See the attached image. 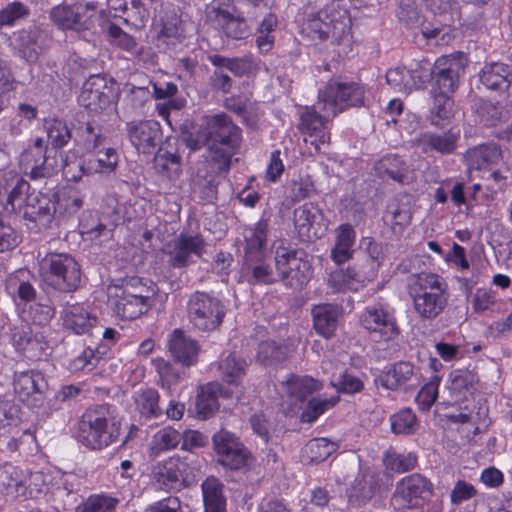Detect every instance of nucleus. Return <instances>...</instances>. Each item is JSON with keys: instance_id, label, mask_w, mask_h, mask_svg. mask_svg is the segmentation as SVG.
<instances>
[{"instance_id": "de8ad7c7", "label": "nucleus", "mask_w": 512, "mask_h": 512, "mask_svg": "<svg viewBox=\"0 0 512 512\" xmlns=\"http://www.w3.org/2000/svg\"><path fill=\"white\" fill-rule=\"evenodd\" d=\"M154 167L159 174L169 179H176L182 171L181 157L176 152L172 153L159 148L154 156Z\"/></svg>"}, {"instance_id": "bf43d9fd", "label": "nucleus", "mask_w": 512, "mask_h": 512, "mask_svg": "<svg viewBox=\"0 0 512 512\" xmlns=\"http://www.w3.org/2000/svg\"><path fill=\"white\" fill-rule=\"evenodd\" d=\"M337 449V445L326 438H316L306 444V454L311 463H320L326 460Z\"/></svg>"}, {"instance_id": "aec40b11", "label": "nucleus", "mask_w": 512, "mask_h": 512, "mask_svg": "<svg viewBox=\"0 0 512 512\" xmlns=\"http://www.w3.org/2000/svg\"><path fill=\"white\" fill-rule=\"evenodd\" d=\"M13 386L20 401L31 407H38L43 403L48 389L44 375L34 370L15 373Z\"/></svg>"}, {"instance_id": "2eb2a0df", "label": "nucleus", "mask_w": 512, "mask_h": 512, "mask_svg": "<svg viewBox=\"0 0 512 512\" xmlns=\"http://www.w3.org/2000/svg\"><path fill=\"white\" fill-rule=\"evenodd\" d=\"M218 462L231 470H239L248 465L250 452L232 432L221 429L212 437Z\"/></svg>"}, {"instance_id": "dca6fc26", "label": "nucleus", "mask_w": 512, "mask_h": 512, "mask_svg": "<svg viewBox=\"0 0 512 512\" xmlns=\"http://www.w3.org/2000/svg\"><path fill=\"white\" fill-rule=\"evenodd\" d=\"M465 66L462 57H439L434 62L432 92L453 95L459 87L460 76L464 74Z\"/></svg>"}, {"instance_id": "864d4df0", "label": "nucleus", "mask_w": 512, "mask_h": 512, "mask_svg": "<svg viewBox=\"0 0 512 512\" xmlns=\"http://www.w3.org/2000/svg\"><path fill=\"white\" fill-rule=\"evenodd\" d=\"M197 414L207 419L211 417L219 408L218 397L214 386L208 384L198 392L195 402Z\"/></svg>"}, {"instance_id": "338daca9", "label": "nucleus", "mask_w": 512, "mask_h": 512, "mask_svg": "<svg viewBox=\"0 0 512 512\" xmlns=\"http://www.w3.org/2000/svg\"><path fill=\"white\" fill-rule=\"evenodd\" d=\"M55 315V308L49 303H34L29 307V316L36 327L47 325Z\"/></svg>"}, {"instance_id": "f704fd0d", "label": "nucleus", "mask_w": 512, "mask_h": 512, "mask_svg": "<svg viewBox=\"0 0 512 512\" xmlns=\"http://www.w3.org/2000/svg\"><path fill=\"white\" fill-rule=\"evenodd\" d=\"M289 357V348L275 340L262 341L258 345L256 362L262 366H279Z\"/></svg>"}, {"instance_id": "9b49d317", "label": "nucleus", "mask_w": 512, "mask_h": 512, "mask_svg": "<svg viewBox=\"0 0 512 512\" xmlns=\"http://www.w3.org/2000/svg\"><path fill=\"white\" fill-rule=\"evenodd\" d=\"M433 493L432 483L423 475L413 473L396 484L392 504L398 510H420Z\"/></svg>"}, {"instance_id": "c85d7f7f", "label": "nucleus", "mask_w": 512, "mask_h": 512, "mask_svg": "<svg viewBox=\"0 0 512 512\" xmlns=\"http://www.w3.org/2000/svg\"><path fill=\"white\" fill-rule=\"evenodd\" d=\"M311 313L315 331L326 339L331 338L338 327L341 307L336 304L323 303L315 305Z\"/></svg>"}, {"instance_id": "f257e3e1", "label": "nucleus", "mask_w": 512, "mask_h": 512, "mask_svg": "<svg viewBox=\"0 0 512 512\" xmlns=\"http://www.w3.org/2000/svg\"><path fill=\"white\" fill-rule=\"evenodd\" d=\"M209 160L219 173H228L242 143V131L226 114H218L208 122Z\"/></svg>"}, {"instance_id": "cd10ccee", "label": "nucleus", "mask_w": 512, "mask_h": 512, "mask_svg": "<svg viewBox=\"0 0 512 512\" xmlns=\"http://www.w3.org/2000/svg\"><path fill=\"white\" fill-rule=\"evenodd\" d=\"M478 78L486 89L503 93L512 84V69L502 62L486 63L479 71Z\"/></svg>"}, {"instance_id": "bb28decb", "label": "nucleus", "mask_w": 512, "mask_h": 512, "mask_svg": "<svg viewBox=\"0 0 512 512\" xmlns=\"http://www.w3.org/2000/svg\"><path fill=\"white\" fill-rule=\"evenodd\" d=\"M160 30L157 39L167 45L180 43L184 38V29L179 9L172 4L163 6L159 12Z\"/></svg>"}, {"instance_id": "9d476101", "label": "nucleus", "mask_w": 512, "mask_h": 512, "mask_svg": "<svg viewBox=\"0 0 512 512\" xmlns=\"http://www.w3.org/2000/svg\"><path fill=\"white\" fill-rule=\"evenodd\" d=\"M207 21L228 38L245 39L250 34L246 19L230 0H214L206 10Z\"/></svg>"}, {"instance_id": "c9c22d12", "label": "nucleus", "mask_w": 512, "mask_h": 512, "mask_svg": "<svg viewBox=\"0 0 512 512\" xmlns=\"http://www.w3.org/2000/svg\"><path fill=\"white\" fill-rule=\"evenodd\" d=\"M246 360L235 353H229L218 364L221 379L230 385H240L246 374Z\"/></svg>"}, {"instance_id": "f3484780", "label": "nucleus", "mask_w": 512, "mask_h": 512, "mask_svg": "<svg viewBox=\"0 0 512 512\" xmlns=\"http://www.w3.org/2000/svg\"><path fill=\"white\" fill-rule=\"evenodd\" d=\"M114 98V82L101 74L91 75L84 83L78 98L81 106L98 112L108 108Z\"/></svg>"}, {"instance_id": "69168bd1", "label": "nucleus", "mask_w": 512, "mask_h": 512, "mask_svg": "<svg viewBox=\"0 0 512 512\" xmlns=\"http://www.w3.org/2000/svg\"><path fill=\"white\" fill-rule=\"evenodd\" d=\"M40 329L33 327L28 324H21L20 326H14L11 329V341L17 350L23 351L30 340H33L34 336L38 334Z\"/></svg>"}, {"instance_id": "c03bdc74", "label": "nucleus", "mask_w": 512, "mask_h": 512, "mask_svg": "<svg viewBox=\"0 0 512 512\" xmlns=\"http://www.w3.org/2000/svg\"><path fill=\"white\" fill-rule=\"evenodd\" d=\"M417 462L418 457L414 452H398L394 448H389L383 456L385 468L396 473H405L413 470Z\"/></svg>"}, {"instance_id": "ddd939ff", "label": "nucleus", "mask_w": 512, "mask_h": 512, "mask_svg": "<svg viewBox=\"0 0 512 512\" xmlns=\"http://www.w3.org/2000/svg\"><path fill=\"white\" fill-rule=\"evenodd\" d=\"M336 115H329V110L321 111L318 103L305 106L300 112L299 130L304 141L314 147L315 153L321 152V145L329 144L330 131L328 121Z\"/></svg>"}, {"instance_id": "4be33fe9", "label": "nucleus", "mask_w": 512, "mask_h": 512, "mask_svg": "<svg viewBox=\"0 0 512 512\" xmlns=\"http://www.w3.org/2000/svg\"><path fill=\"white\" fill-rule=\"evenodd\" d=\"M375 383L391 391L413 388L419 384V375L411 362L399 361L382 371Z\"/></svg>"}, {"instance_id": "f8f14e48", "label": "nucleus", "mask_w": 512, "mask_h": 512, "mask_svg": "<svg viewBox=\"0 0 512 512\" xmlns=\"http://www.w3.org/2000/svg\"><path fill=\"white\" fill-rule=\"evenodd\" d=\"M205 247L206 242L200 234L180 233L164 245L162 252L168 256L170 267L183 269L196 262L193 256L201 258L205 253Z\"/></svg>"}, {"instance_id": "603ef678", "label": "nucleus", "mask_w": 512, "mask_h": 512, "mask_svg": "<svg viewBox=\"0 0 512 512\" xmlns=\"http://www.w3.org/2000/svg\"><path fill=\"white\" fill-rule=\"evenodd\" d=\"M374 482L371 477L358 475L352 485L348 501L353 506L366 504L374 495Z\"/></svg>"}, {"instance_id": "5fc2aeb1", "label": "nucleus", "mask_w": 512, "mask_h": 512, "mask_svg": "<svg viewBox=\"0 0 512 512\" xmlns=\"http://www.w3.org/2000/svg\"><path fill=\"white\" fill-rule=\"evenodd\" d=\"M150 13L143 0H129L127 8L120 17L127 25L137 30L146 26Z\"/></svg>"}, {"instance_id": "7c9ffc66", "label": "nucleus", "mask_w": 512, "mask_h": 512, "mask_svg": "<svg viewBox=\"0 0 512 512\" xmlns=\"http://www.w3.org/2000/svg\"><path fill=\"white\" fill-rule=\"evenodd\" d=\"M478 376L469 369H458L450 373L449 391L455 401L467 400L476 390Z\"/></svg>"}, {"instance_id": "c756f323", "label": "nucleus", "mask_w": 512, "mask_h": 512, "mask_svg": "<svg viewBox=\"0 0 512 512\" xmlns=\"http://www.w3.org/2000/svg\"><path fill=\"white\" fill-rule=\"evenodd\" d=\"M25 157V173L32 180L50 178L59 172L60 166L57 158L46 152L41 155H33V150H28Z\"/></svg>"}, {"instance_id": "423d86ee", "label": "nucleus", "mask_w": 512, "mask_h": 512, "mask_svg": "<svg viewBox=\"0 0 512 512\" xmlns=\"http://www.w3.org/2000/svg\"><path fill=\"white\" fill-rule=\"evenodd\" d=\"M276 275L285 287L302 290L312 277V265L303 249L279 245L274 252Z\"/></svg>"}, {"instance_id": "13d9d810", "label": "nucleus", "mask_w": 512, "mask_h": 512, "mask_svg": "<svg viewBox=\"0 0 512 512\" xmlns=\"http://www.w3.org/2000/svg\"><path fill=\"white\" fill-rule=\"evenodd\" d=\"M425 6L435 16L440 17L443 26H450L454 16L458 15V4L455 0H424Z\"/></svg>"}, {"instance_id": "473e14b6", "label": "nucleus", "mask_w": 512, "mask_h": 512, "mask_svg": "<svg viewBox=\"0 0 512 512\" xmlns=\"http://www.w3.org/2000/svg\"><path fill=\"white\" fill-rule=\"evenodd\" d=\"M64 323L67 328L71 329L76 334L93 335L97 317L92 315L81 305H72L65 311Z\"/></svg>"}, {"instance_id": "e433bc0d", "label": "nucleus", "mask_w": 512, "mask_h": 512, "mask_svg": "<svg viewBox=\"0 0 512 512\" xmlns=\"http://www.w3.org/2000/svg\"><path fill=\"white\" fill-rule=\"evenodd\" d=\"M290 401L304 403L308 397L319 389L318 382L312 377L291 375L286 382L282 383Z\"/></svg>"}, {"instance_id": "4c0bfd02", "label": "nucleus", "mask_w": 512, "mask_h": 512, "mask_svg": "<svg viewBox=\"0 0 512 512\" xmlns=\"http://www.w3.org/2000/svg\"><path fill=\"white\" fill-rule=\"evenodd\" d=\"M321 216V209L312 202L304 203L295 208L293 211V222L299 236L310 239L311 229Z\"/></svg>"}, {"instance_id": "4d7b16f0", "label": "nucleus", "mask_w": 512, "mask_h": 512, "mask_svg": "<svg viewBox=\"0 0 512 512\" xmlns=\"http://www.w3.org/2000/svg\"><path fill=\"white\" fill-rule=\"evenodd\" d=\"M407 74L410 76L409 90L423 88L426 83L433 79L434 63L432 64L428 59L415 62L407 70Z\"/></svg>"}, {"instance_id": "a878e982", "label": "nucleus", "mask_w": 512, "mask_h": 512, "mask_svg": "<svg viewBox=\"0 0 512 512\" xmlns=\"http://www.w3.org/2000/svg\"><path fill=\"white\" fill-rule=\"evenodd\" d=\"M18 47L20 55L28 63H35L43 54L50 43L49 34L38 27L22 30L18 35Z\"/></svg>"}, {"instance_id": "7ed1b4c3", "label": "nucleus", "mask_w": 512, "mask_h": 512, "mask_svg": "<svg viewBox=\"0 0 512 512\" xmlns=\"http://www.w3.org/2000/svg\"><path fill=\"white\" fill-rule=\"evenodd\" d=\"M268 234V222L261 219L247 236L246 246L242 264V273L247 277L250 284H274L279 281L270 264L269 255L266 250Z\"/></svg>"}, {"instance_id": "680f3d73", "label": "nucleus", "mask_w": 512, "mask_h": 512, "mask_svg": "<svg viewBox=\"0 0 512 512\" xmlns=\"http://www.w3.org/2000/svg\"><path fill=\"white\" fill-rule=\"evenodd\" d=\"M117 503L118 499L116 498L91 495L76 508L75 512H115Z\"/></svg>"}, {"instance_id": "58836bf2", "label": "nucleus", "mask_w": 512, "mask_h": 512, "mask_svg": "<svg viewBox=\"0 0 512 512\" xmlns=\"http://www.w3.org/2000/svg\"><path fill=\"white\" fill-rule=\"evenodd\" d=\"M115 297L114 311L124 320H134L147 313L152 306L151 302L136 298H127L124 295L110 293Z\"/></svg>"}, {"instance_id": "0e129e2a", "label": "nucleus", "mask_w": 512, "mask_h": 512, "mask_svg": "<svg viewBox=\"0 0 512 512\" xmlns=\"http://www.w3.org/2000/svg\"><path fill=\"white\" fill-rule=\"evenodd\" d=\"M28 14V8L21 2L10 3L0 10V28L4 26H11L18 20L27 17Z\"/></svg>"}, {"instance_id": "0eeeda50", "label": "nucleus", "mask_w": 512, "mask_h": 512, "mask_svg": "<svg viewBox=\"0 0 512 512\" xmlns=\"http://www.w3.org/2000/svg\"><path fill=\"white\" fill-rule=\"evenodd\" d=\"M410 296L417 314L427 320L441 314L448 300L445 283L436 274H420Z\"/></svg>"}, {"instance_id": "a19ab883", "label": "nucleus", "mask_w": 512, "mask_h": 512, "mask_svg": "<svg viewBox=\"0 0 512 512\" xmlns=\"http://www.w3.org/2000/svg\"><path fill=\"white\" fill-rule=\"evenodd\" d=\"M110 293H117L127 298H136L151 302L155 295V289L142 278L130 277L121 281L120 285H114L110 288Z\"/></svg>"}, {"instance_id": "6e6552de", "label": "nucleus", "mask_w": 512, "mask_h": 512, "mask_svg": "<svg viewBox=\"0 0 512 512\" xmlns=\"http://www.w3.org/2000/svg\"><path fill=\"white\" fill-rule=\"evenodd\" d=\"M186 312L194 331L210 333L222 325L226 308L218 298L207 292L196 291L187 301Z\"/></svg>"}, {"instance_id": "a18cd8bd", "label": "nucleus", "mask_w": 512, "mask_h": 512, "mask_svg": "<svg viewBox=\"0 0 512 512\" xmlns=\"http://www.w3.org/2000/svg\"><path fill=\"white\" fill-rule=\"evenodd\" d=\"M454 114L452 95L433 92V105L430 109L429 121L433 126H442Z\"/></svg>"}, {"instance_id": "09e8293b", "label": "nucleus", "mask_w": 512, "mask_h": 512, "mask_svg": "<svg viewBox=\"0 0 512 512\" xmlns=\"http://www.w3.org/2000/svg\"><path fill=\"white\" fill-rule=\"evenodd\" d=\"M74 141L87 150H94L102 141V129L93 121L80 122L76 128Z\"/></svg>"}, {"instance_id": "393cba45", "label": "nucleus", "mask_w": 512, "mask_h": 512, "mask_svg": "<svg viewBox=\"0 0 512 512\" xmlns=\"http://www.w3.org/2000/svg\"><path fill=\"white\" fill-rule=\"evenodd\" d=\"M168 351L177 363L191 367L197 363L201 347L197 340L183 330L175 329L168 341Z\"/></svg>"}, {"instance_id": "052dcab7", "label": "nucleus", "mask_w": 512, "mask_h": 512, "mask_svg": "<svg viewBox=\"0 0 512 512\" xmlns=\"http://www.w3.org/2000/svg\"><path fill=\"white\" fill-rule=\"evenodd\" d=\"M338 397L331 398H311L307 400V404L303 409L300 419L304 423L314 422L320 415H322L328 408L333 407L337 402Z\"/></svg>"}, {"instance_id": "4468645a", "label": "nucleus", "mask_w": 512, "mask_h": 512, "mask_svg": "<svg viewBox=\"0 0 512 512\" xmlns=\"http://www.w3.org/2000/svg\"><path fill=\"white\" fill-rule=\"evenodd\" d=\"M152 479L165 491H180L192 483L189 464L180 457H170L153 465Z\"/></svg>"}, {"instance_id": "5701e85b", "label": "nucleus", "mask_w": 512, "mask_h": 512, "mask_svg": "<svg viewBox=\"0 0 512 512\" xmlns=\"http://www.w3.org/2000/svg\"><path fill=\"white\" fill-rule=\"evenodd\" d=\"M361 324L366 330L378 334L384 340H391L400 332L393 313L380 305L367 307L361 315Z\"/></svg>"}, {"instance_id": "6e6d98bb", "label": "nucleus", "mask_w": 512, "mask_h": 512, "mask_svg": "<svg viewBox=\"0 0 512 512\" xmlns=\"http://www.w3.org/2000/svg\"><path fill=\"white\" fill-rule=\"evenodd\" d=\"M136 405L141 417L146 419L156 418L162 414V409L159 406V393L155 389L149 388L139 394Z\"/></svg>"}, {"instance_id": "2f4dec72", "label": "nucleus", "mask_w": 512, "mask_h": 512, "mask_svg": "<svg viewBox=\"0 0 512 512\" xmlns=\"http://www.w3.org/2000/svg\"><path fill=\"white\" fill-rule=\"evenodd\" d=\"M204 512H226L224 484L215 476L207 477L201 485Z\"/></svg>"}, {"instance_id": "f03ea898", "label": "nucleus", "mask_w": 512, "mask_h": 512, "mask_svg": "<svg viewBox=\"0 0 512 512\" xmlns=\"http://www.w3.org/2000/svg\"><path fill=\"white\" fill-rule=\"evenodd\" d=\"M120 421L108 404L86 409L79 422L77 439L90 450H101L118 440Z\"/></svg>"}, {"instance_id": "3c124183", "label": "nucleus", "mask_w": 512, "mask_h": 512, "mask_svg": "<svg viewBox=\"0 0 512 512\" xmlns=\"http://www.w3.org/2000/svg\"><path fill=\"white\" fill-rule=\"evenodd\" d=\"M7 186L9 196L8 202H6V213L16 212L22 208L24 209L26 199L30 196L28 193L30 184L22 178H17L15 183H7Z\"/></svg>"}, {"instance_id": "412c9836", "label": "nucleus", "mask_w": 512, "mask_h": 512, "mask_svg": "<svg viewBox=\"0 0 512 512\" xmlns=\"http://www.w3.org/2000/svg\"><path fill=\"white\" fill-rule=\"evenodd\" d=\"M125 131L138 152L150 154L160 143L163 133L156 120H133L126 123Z\"/></svg>"}, {"instance_id": "79ce46f5", "label": "nucleus", "mask_w": 512, "mask_h": 512, "mask_svg": "<svg viewBox=\"0 0 512 512\" xmlns=\"http://www.w3.org/2000/svg\"><path fill=\"white\" fill-rule=\"evenodd\" d=\"M464 157L471 168L479 170L488 164L495 163L500 157V149L494 143L481 144L469 148Z\"/></svg>"}, {"instance_id": "72a5a7b5", "label": "nucleus", "mask_w": 512, "mask_h": 512, "mask_svg": "<svg viewBox=\"0 0 512 512\" xmlns=\"http://www.w3.org/2000/svg\"><path fill=\"white\" fill-rule=\"evenodd\" d=\"M355 237L356 232L348 223L342 224L336 229V242L331 249V259L337 265L343 264L352 257Z\"/></svg>"}, {"instance_id": "37998d69", "label": "nucleus", "mask_w": 512, "mask_h": 512, "mask_svg": "<svg viewBox=\"0 0 512 512\" xmlns=\"http://www.w3.org/2000/svg\"><path fill=\"white\" fill-rule=\"evenodd\" d=\"M29 274L27 270H18L16 273L10 275L7 280L6 288L8 290L14 289L13 297L18 298L22 303H29L36 300L37 291L33 284L26 279Z\"/></svg>"}, {"instance_id": "6ab92c4d", "label": "nucleus", "mask_w": 512, "mask_h": 512, "mask_svg": "<svg viewBox=\"0 0 512 512\" xmlns=\"http://www.w3.org/2000/svg\"><path fill=\"white\" fill-rule=\"evenodd\" d=\"M460 138V132L453 128L445 131H426L419 133L412 140V145L424 154L448 156L456 153Z\"/></svg>"}, {"instance_id": "e2e57ef3", "label": "nucleus", "mask_w": 512, "mask_h": 512, "mask_svg": "<svg viewBox=\"0 0 512 512\" xmlns=\"http://www.w3.org/2000/svg\"><path fill=\"white\" fill-rule=\"evenodd\" d=\"M156 371L162 381V385L170 386L178 383L182 378L180 371L173 363L163 358H157L153 361Z\"/></svg>"}, {"instance_id": "774afa93", "label": "nucleus", "mask_w": 512, "mask_h": 512, "mask_svg": "<svg viewBox=\"0 0 512 512\" xmlns=\"http://www.w3.org/2000/svg\"><path fill=\"white\" fill-rule=\"evenodd\" d=\"M315 193V186L310 176L299 177L291 184L290 197L293 203L311 197Z\"/></svg>"}, {"instance_id": "b1692460", "label": "nucleus", "mask_w": 512, "mask_h": 512, "mask_svg": "<svg viewBox=\"0 0 512 512\" xmlns=\"http://www.w3.org/2000/svg\"><path fill=\"white\" fill-rule=\"evenodd\" d=\"M56 212L55 200L43 193H31L24 205L23 217L38 228H48Z\"/></svg>"}, {"instance_id": "1a4fd4ad", "label": "nucleus", "mask_w": 512, "mask_h": 512, "mask_svg": "<svg viewBox=\"0 0 512 512\" xmlns=\"http://www.w3.org/2000/svg\"><path fill=\"white\" fill-rule=\"evenodd\" d=\"M362 105H364V89L355 82H329L318 93L319 109L329 110V115H337L349 107Z\"/></svg>"}, {"instance_id": "39448f33", "label": "nucleus", "mask_w": 512, "mask_h": 512, "mask_svg": "<svg viewBox=\"0 0 512 512\" xmlns=\"http://www.w3.org/2000/svg\"><path fill=\"white\" fill-rule=\"evenodd\" d=\"M335 1L327 2L316 12H306L302 32L312 40L338 42L346 32V10Z\"/></svg>"}, {"instance_id": "49530a36", "label": "nucleus", "mask_w": 512, "mask_h": 512, "mask_svg": "<svg viewBox=\"0 0 512 512\" xmlns=\"http://www.w3.org/2000/svg\"><path fill=\"white\" fill-rule=\"evenodd\" d=\"M48 142L55 149L65 147L73 138L72 131L64 120L50 118L44 121Z\"/></svg>"}, {"instance_id": "ea45409f", "label": "nucleus", "mask_w": 512, "mask_h": 512, "mask_svg": "<svg viewBox=\"0 0 512 512\" xmlns=\"http://www.w3.org/2000/svg\"><path fill=\"white\" fill-rule=\"evenodd\" d=\"M377 175L383 179H390L404 183L408 173L406 162L398 155H386L375 164Z\"/></svg>"}, {"instance_id": "8fccbe9b", "label": "nucleus", "mask_w": 512, "mask_h": 512, "mask_svg": "<svg viewBox=\"0 0 512 512\" xmlns=\"http://www.w3.org/2000/svg\"><path fill=\"white\" fill-rule=\"evenodd\" d=\"M391 431L396 435L414 434L419 423L415 413L410 408H403L390 417Z\"/></svg>"}, {"instance_id": "a211bd4d", "label": "nucleus", "mask_w": 512, "mask_h": 512, "mask_svg": "<svg viewBox=\"0 0 512 512\" xmlns=\"http://www.w3.org/2000/svg\"><path fill=\"white\" fill-rule=\"evenodd\" d=\"M97 8L98 1H88L84 4H59L50 10L49 16L59 29L81 32L89 29L90 23L85 18V12L94 11Z\"/></svg>"}, {"instance_id": "20e7f679", "label": "nucleus", "mask_w": 512, "mask_h": 512, "mask_svg": "<svg viewBox=\"0 0 512 512\" xmlns=\"http://www.w3.org/2000/svg\"><path fill=\"white\" fill-rule=\"evenodd\" d=\"M39 275L48 287L63 293L74 292L81 282L80 265L68 253H47L39 260Z\"/></svg>"}]
</instances>
